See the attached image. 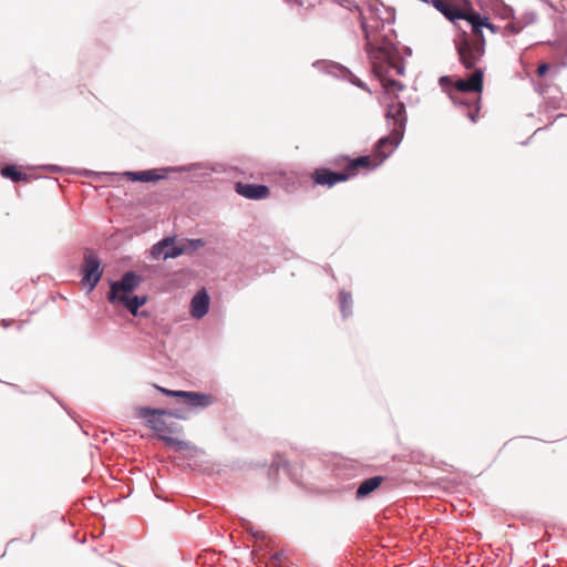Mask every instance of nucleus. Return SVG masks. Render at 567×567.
Listing matches in <instances>:
<instances>
[{
  "instance_id": "1",
  "label": "nucleus",
  "mask_w": 567,
  "mask_h": 567,
  "mask_svg": "<svg viewBox=\"0 0 567 567\" xmlns=\"http://www.w3.org/2000/svg\"><path fill=\"white\" fill-rule=\"evenodd\" d=\"M360 25L364 40V52L369 59L374 76L381 82L386 93L404 90L405 85L398 80L391 79L393 71L396 75L405 74V61L400 55L399 48L388 35L380 39H372L365 18L360 16Z\"/></svg>"
},
{
  "instance_id": "2",
  "label": "nucleus",
  "mask_w": 567,
  "mask_h": 567,
  "mask_svg": "<svg viewBox=\"0 0 567 567\" xmlns=\"http://www.w3.org/2000/svg\"><path fill=\"white\" fill-rule=\"evenodd\" d=\"M471 27L472 37L461 30L454 39V45L461 64L466 70H472L485 53V37L483 33L487 17L482 16L472 6H467V14L464 19Z\"/></svg>"
},
{
  "instance_id": "3",
  "label": "nucleus",
  "mask_w": 567,
  "mask_h": 567,
  "mask_svg": "<svg viewBox=\"0 0 567 567\" xmlns=\"http://www.w3.org/2000/svg\"><path fill=\"white\" fill-rule=\"evenodd\" d=\"M205 167L206 165L204 163H192L189 165L183 166H168L144 171H127L123 173V175L131 182L155 183L162 179H166L168 177V173L171 172H193L203 169Z\"/></svg>"
},
{
  "instance_id": "4",
  "label": "nucleus",
  "mask_w": 567,
  "mask_h": 567,
  "mask_svg": "<svg viewBox=\"0 0 567 567\" xmlns=\"http://www.w3.org/2000/svg\"><path fill=\"white\" fill-rule=\"evenodd\" d=\"M103 272L104 267L96 252L91 248H85L83 262L81 265V282L89 292L96 288Z\"/></svg>"
},
{
  "instance_id": "5",
  "label": "nucleus",
  "mask_w": 567,
  "mask_h": 567,
  "mask_svg": "<svg viewBox=\"0 0 567 567\" xmlns=\"http://www.w3.org/2000/svg\"><path fill=\"white\" fill-rule=\"evenodd\" d=\"M385 120L389 130L393 133L394 147H399L408 124L405 104L402 101H391L386 105Z\"/></svg>"
},
{
  "instance_id": "6",
  "label": "nucleus",
  "mask_w": 567,
  "mask_h": 567,
  "mask_svg": "<svg viewBox=\"0 0 567 567\" xmlns=\"http://www.w3.org/2000/svg\"><path fill=\"white\" fill-rule=\"evenodd\" d=\"M142 281V275L134 270L125 271L118 280L110 281V290L106 293L107 301L110 303H115V300L121 297L133 293Z\"/></svg>"
},
{
  "instance_id": "7",
  "label": "nucleus",
  "mask_w": 567,
  "mask_h": 567,
  "mask_svg": "<svg viewBox=\"0 0 567 567\" xmlns=\"http://www.w3.org/2000/svg\"><path fill=\"white\" fill-rule=\"evenodd\" d=\"M312 66L338 79L349 81L352 85L371 93V90L368 87V85L342 64L331 61L318 60L312 63Z\"/></svg>"
},
{
  "instance_id": "8",
  "label": "nucleus",
  "mask_w": 567,
  "mask_h": 567,
  "mask_svg": "<svg viewBox=\"0 0 567 567\" xmlns=\"http://www.w3.org/2000/svg\"><path fill=\"white\" fill-rule=\"evenodd\" d=\"M185 252L186 248H184V245H182V240L176 241L174 237H164L155 245H153L151 249V256L155 260L177 258Z\"/></svg>"
},
{
  "instance_id": "9",
  "label": "nucleus",
  "mask_w": 567,
  "mask_h": 567,
  "mask_svg": "<svg viewBox=\"0 0 567 567\" xmlns=\"http://www.w3.org/2000/svg\"><path fill=\"white\" fill-rule=\"evenodd\" d=\"M311 179L316 185L333 187L338 183L347 182L350 179V174H347L344 168L342 171H332L327 167L316 168L311 173Z\"/></svg>"
},
{
  "instance_id": "10",
  "label": "nucleus",
  "mask_w": 567,
  "mask_h": 567,
  "mask_svg": "<svg viewBox=\"0 0 567 567\" xmlns=\"http://www.w3.org/2000/svg\"><path fill=\"white\" fill-rule=\"evenodd\" d=\"M474 71L466 79H457L454 83V87L462 93H477L481 94L483 91L484 69L472 68Z\"/></svg>"
},
{
  "instance_id": "11",
  "label": "nucleus",
  "mask_w": 567,
  "mask_h": 567,
  "mask_svg": "<svg viewBox=\"0 0 567 567\" xmlns=\"http://www.w3.org/2000/svg\"><path fill=\"white\" fill-rule=\"evenodd\" d=\"M147 302L146 295H127L111 303L114 307L123 306L132 316H147V311H140V308Z\"/></svg>"
},
{
  "instance_id": "12",
  "label": "nucleus",
  "mask_w": 567,
  "mask_h": 567,
  "mask_svg": "<svg viewBox=\"0 0 567 567\" xmlns=\"http://www.w3.org/2000/svg\"><path fill=\"white\" fill-rule=\"evenodd\" d=\"M236 192L240 196L252 199V200H260L265 199L270 190L267 185L264 184H251V183H236Z\"/></svg>"
},
{
  "instance_id": "13",
  "label": "nucleus",
  "mask_w": 567,
  "mask_h": 567,
  "mask_svg": "<svg viewBox=\"0 0 567 567\" xmlns=\"http://www.w3.org/2000/svg\"><path fill=\"white\" fill-rule=\"evenodd\" d=\"M382 165V162L372 155H360L355 158L349 161V164L344 166V171L347 174H350V178L357 175L359 168H367L368 171H373L377 167Z\"/></svg>"
},
{
  "instance_id": "14",
  "label": "nucleus",
  "mask_w": 567,
  "mask_h": 567,
  "mask_svg": "<svg viewBox=\"0 0 567 567\" xmlns=\"http://www.w3.org/2000/svg\"><path fill=\"white\" fill-rule=\"evenodd\" d=\"M182 401L192 409H205L213 405L216 399L210 393L184 391Z\"/></svg>"
},
{
  "instance_id": "15",
  "label": "nucleus",
  "mask_w": 567,
  "mask_h": 567,
  "mask_svg": "<svg viewBox=\"0 0 567 567\" xmlns=\"http://www.w3.org/2000/svg\"><path fill=\"white\" fill-rule=\"evenodd\" d=\"M210 298L205 289L195 293L190 301V315L195 319L204 318L209 311Z\"/></svg>"
},
{
  "instance_id": "16",
  "label": "nucleus",
  "mask_w": 567,
  "mask_h": 567,
  "mask_svg": "<svg viewBox=\"0 0 567 567\" xmlns=\"http://www.w3.org/2000/svg\"><path fill=\"white\" fill-rule=\"evenodd\" d=\"M385 481L383 475H374L363 480L357 487L355 499L363 501L372 495Z\"/></svg>"
},
{
  "instance_id": "17",
  "label": "nucleus",
  "mask_w": 567,
  "mask_h": 567,
  "mask_svg": "<svg viewBox=\"0 0 567 567\" xmlns=\"http://www.w3.org/2000/svg\"><path fill=\"white\" fill-rule=\"evenodd\" d=\"M396 148L398 147H394L393 133L390 131L389 135H384L377 141L372 154L383 163Z\"/></svg>"
},
{
  "instance_id": "18",
  "label": "nucleus",
  "mask_w": 567,
  "mask_h": 567,
  "mask_svg": "<svg viewBox=\"0 0 567 567\" xmlns=\"http://www.w3.org/2000/svg\"><path fill=\"white\" fill-rule=\"evenodd\" d=\"M449 21L455 27H458V21L464 20L467 14V6L465 8L457 7L453 0H451L443 11L441 12Z\"/></svg>"
},
{
  "instance_id": "19",
  "label": "nucleus",
  "mask_w": 567,
  "mask_h": 567,
  "mask_svg": "<svg viewBox=\"0 0 567 567\" xmlns=\"http://www.w3.org/2000/svg\"><path fill=\"white\" fill-rule=\"evenodd\" d=\"M280 470L286 472L287 475L289 477H291L292 480L296 478V475L293 473V466L290 465V463L288 462V460L284 455L277 454L274 457V460L271 462V465L269 467V475L272 476L275 473H278Z\"/></svg>"
},
{
  "instance_id": "20",
  "label": "nucleus",
  "mask_w": 567,
  "mask_h": 567,
  "mask_svg": "<svg viewBox=\"0 0 567 567\" xmlns=\"http://www.w3.org/2000/svg\"><path fill=\"white\" fill-rule=\"evenodd\" d=\"M142 419L150 429L154 431L156 436L161 440V436H167L165 430L167 429L168 422L163 417L156 416H138Z\"/></svg>"
},
{
  "instance_id": "21",
  "label": "nucleus",
  "mask_w": 567,
  "mask_h": 567,
  "mask_svg": "<svg viewBox=\"0 0 567 567\" xmlns=\"http://www.w3.org/2000/svg\"><path fill=\"white\" fill-rule=\"evenodd\" d=\"M339 308L343 319L352 315L353 299L351 292L342 289L339 291Z\"/></svg>"
},
{
  "instance_id": "22",
  "label": "nucleus",
  "mask_w": 567,
  "mask_h": 567,
  "mask_svg": "<svg viewBox=\"0 0 567 567\" xmlns=\"http://www.w3.org/2000/svg\"><path fill=\"white\" fill-rule=\"evenodd\" d=\"M76 174L80 176L90 177V178H92L94 181H99V182L113 181L115 177L118 176L117 173L94 172V171L86 169V168L78 171Z\"/></svg>"
},
{
  "instance_id": "23",
  "label": "nucleus",
  "mask_w": 567,
  "mask_h": 567,
  "mask_svg": "<svg viewBox=\"0 0 567 567\" xmlns=\"http://www.w3.org/2000/svg\"><path fill=\"white\" fill-rule=\"evenodd\" d=\"M172 409H163V408H151V406H140L136 408L137 416H156V417H171Z\"/></svg>"
},
{
  "instance_id": "24",
  "label": "nucleus",
  "mask_w": 567,
  "mask_h": 567,
  "mask_svg": "<svg viewBox=\"0 0 567 567\" xmlns=\"http://www.w3.org/2000/svg\"><path fill=\"white\" fill-rule=\"evenodd\" d=\"M453 102L455 104H461L463 106H468L471 104H475V110L474 111H471L468 112L466 115L467 117L473 122L475 123L477 121V117H478V111H480V103H481V97L480 95L474 97L473 101H468V100H463V99H458V97H452Z\"/></svg>"
},
{
  "instance_id": "25",
  "label": "nucleus",
  "mask_w": 567,
  "mask_h": 567,
  "mask_svg": "<svg viewBox=\"0 0 567 567\" xmlns=\"http://www.w3.org/2000/svg\"><path fill=\"white\" fill-rule=\"evenodd\" d=\"M494 11L501 16L502 19H515L514 8L506 4L503 0H496L494 2Z\"/></svg>"
},
{
  "instance_id": "26",
  "label": "nucleus",
  "mask_w": 567,
  "mask_h": 567,
  "mask_svg": "<svg viewBox=\"0 0 567 567\" xmlns=\"http://www.w3.org/2000/svg\"><path fill=\"white\" fill-rule=\"evenodd\" d=\"M161 441H163L164 443H166L168 445H174L176 451L194 450L195 449V446L192 445L190 442L183 441V440L173 437L171 435L169 436H161Z\"/></svg>"
},
{
  "instance_id": "27",
  "label": "nucleus",
  "mask_w": 567,
  "mask_h": 567,
  "mask_svg": "<svg viewBox=\"0 0 567 567\" xmlns=\"http://www.w3.org/2000/svg\"><path fill=\"white\" fill-rule=\"evenodd\" d=\"M20 173L21 172L18 169L17 165H14V164H8L1 168L2 177L8 178L13 183H19Z\"/></svg>"
},
{
  "instance_id": "28",
  "label": "nucleus",
  "mask_w": 567,
  "mask_h": 567,
  "mask_svg": "<svg viewBox=\"0 0 567 567\" xmlns=\"http://www.w3.org/2000/svg\"><path fill=\"white\" fill-rule=\"evenodd\" d=\"M182 245H184V248H186V252L188 251H196L198 248L205 246V241L202 238L196 239H183Z\"/></svg>"
},
{
  "instance_id": "29",
  "label": "nucleus",
  "mask_w": 567,
  "mask_h": 567,
  "mask_svg": "<svg viewBox=\"0 0 567 567\" xmlns=\"http://www.w3.org/2000/svg\"><path fill=\"white\" fill-rule=\"evenodd\" d=\"M537 13L535 11H526L524 12L520 18L518 19V22L523 28H526L537 21Z\"/></svg>"
},
{
  "instance_id": "30",
  "label": "nucleus",
  "mask_w": 567,
  "mask_h": 567,
  "mask_svg": "<svg viewBox=\"0 0 567 567\" xmlns=\"http://www.w3.org/2000/svg\"><path fill=\"white\" fill-rule=\"evenodd\" d=\"M154 386L158 392L163 393L166 396L176 398V399H181V400L183 398L184 390H169V389H166V388H163L159 385H154Z\"/></svg>"
},
{
  "instance_id": "31",
  "label": "nucleus",
  "mask_w": 567,
  "mask_h": 567,
  "mask_svg": "<svg viewBox=\"0 0 567 567\" xmlns=\"http://www.w3.org/2000/svg\"><path fill=\"white\" fill-rule=\"evenodd\" d=\"M285 558V551L279 550L270 556V565L268 567H281V561Z\"/></svg>"
},
{
  "instance_id": "32",
  "label": "nucleus",
  "mask_w": 567,
  "mask_h": 567,
  "mask_svg": "<svg viewBox=\"0 0 567 567\" xmlns=\"http://www.w3.org/2000/svg\"><path fill=\"white\" fill-rule=\"evenodd\" d=\"M524 28L520 25V23L517 21L509 22L505 27V30L511 32L512 34H518Z\"/></svg>"
},
{
  "instance_id": "33",
  "label": "nucleus",
  "mask_w": 567,
  "mask_h": 567,
  "mask_svg": "<svg viewBox=\"0 0 567 567\" xmlns=\"http://www.w3.org/2000/svg\"><path fill=\"white\" fill-rule=\"evenodd\" d=\"M352 158H350L349 156L347 155H339L337 157H334L332 161H331V164H333L334 166H342V165H348L349 164V161H351Z\"/></svg>"
},
{
  "instance_id": "34",
  "label": "nucleus",
  "mask_w": 567,
  "mask_h": 567,
  "mask_svg": "<svg viewBox=\"0 0 567 567\" xmlns=\"http://www.w3.org/2000/svg\"><path fill=\"white\" fill-rule=\"evenodd\" d=\"M182 431V426L176 422H169L167 429L165 430V434H176Z\"/></svg>"
},
{
  "instance_id": "35",
  "label": "nucleus",
  "mask_w": 567,
  "mask_h": 567,
  "mask_svg": "<svg viewBox=\"0 0 567 567\" xmlns=\"http://www.w3.org/2000/svg\"><path fill=\"white\" fill-rule=\"evenodd\" d=\"M450 1L451 0H430L429 4H432L441 13Z\"/></svg>"
},
{
  "instance_id": "36",
  "label": "nucleus",
  "mask_w": 567,
  "mask_h": 567,
  "mask_svg": "<svg viewBox=\"0 0 567 567\" xmlns=\"http://www.w3.org/2000/svg\"><path fill=\"white\" fill-rule=\"evenodd\" d=\"M450 1L451 0H430L429 4H432L441 13Z\"/></svg>"
},
{
  "instance_id": "37",
  "label": "nucleus",
  "mask_w": 567,
  "mask_h": 567,
  "mask_svg": "<svg viewBox=\"0 0 567 567\" xmlns=\"http://www.w3.org/2000/svg\"><path fill=\"white\" fill-rule=\"evenodd\" d=\"M550 69V65L548 63H540L538 66H537V75L543 78L547 74V72L549 71Z\"/></svg>"
},
{
  "instance_id": "38",
  "label": "nucleus",
  "mask_w": 567,
  "mask_h": 567,
  "mask_svg": "<svg viewBox=\"0 0 567 567\" xmlns=\"http://www.w3.org/2000/svg\"><path fill=\"white\" fill-rule=\"evenodd\" d=\"M171 417L186 420V415L183 409H172Z\"/></svg>"
},
{
  "instance_id": "39",
  "label": "nucleus",
  "mask_w": 567,
  "mask_h": 567,
  "mask_svg": "<svg viewBox=\"0 0 567 567\" xmlns=\"http://www.w3.org/2000/svg\"><path fill=\"white\" fill-rule=\"evenodd\" d=\"M439 84H440V86L445 87L446 85L452 84V78L449 75H442L439 79Z\"/></svg>"
},
{
  "instance_id": "40",
  "label": "nucleus",
  "mask_w": 567,
  "mask_h": 567,
  "mask_svg": "<svg viewBox=\"0 0 567 567\" xmlns=\"http://www.w3.org/2000/svg\"><path fill=\"white\" fill-rule=\"evenodd\" d=\"M484 28H486L487 30H489L492 33H497V32H498V30H499V28H498L496 24H494V23H492V22L489 21V18H488V17H487L486 24H484Z\"/></svg>"
},
{
  "instance_id": "41",
  "label": "nucleus",
  "mask_w": 567,
  "mask_h": 567,
  "mask_svg": "<svg viewBox=\"0 0 567 567\" xmlns=\"http://www.w3.org/2000/svg\"><path fill=\"white\" fill-rule=\"evenodd\" d=\"M344 2H346V3H343V4H342L343 7H346V8L350 9V10L354 9V10L360 11L359 6H358V4H355V3H354V1H352V0H346Z\"/></svg>"
},
{
  "instance_id": "42",
  "label": "nucleus",
  "mask_w": 567,
  "mask_h": 567,
  "mask_svg": "<svg viewBox=\"0 0 567 567\" xmlns=\"http://www.w3.org/2000/svg\"><path fill=\"white\" fill-rule=\"evenodd\" d=\"M32 178H33V176H32V175L21 172V173H20L19 183H20V182L28 183V182H30Z\"/></svg>"
},
{
  "instance_id": "43",
  "label": "nucleus",
  "mask_w": 567,
  "mask_h": 567,
  "mask_svg": "<svg viewBox=\"0 0 567 567\" xmlns=\"http://www.w3.org/2000/svg\"><path fill=\"white\" fill-rule=\"evenodd\" d=\"M43 169L50 171V172H60L62 168L58 165H44L42 166Z\"/></svg>"
},
{
  "instance_id": "44",
  "label": "nucleus",
  "mask_w": 567,
  "mask_h": 567,
  "mask_svg": "<svg viewBox=\"0 0 567 567\" xmlns=\"http://www.w3.org/2000/svg\"><path fill=\"white\" fill-rule=\"evenodd\" d=\"M0 324L3 327V328H8L10 326V320L8 319H2L0 321Z\"/></svg>"
},
{
  "instance_id": "45",
  "label": "nucleus",
  "mask_w": 567,
  "mask_h": 567,
  "mask_svg": "<svg viewBox=\"0 0 567 567\" xmlns=\"http://www.w3.org/2000/svg\"><path fill=\"white\" fill-rule=\"evenodd\" d=\"M404 55L405 56H411L412 55V49L410 47H405L404 48Z\"/></svg>"
},
{
  "instance_id": "46",
  "label": "nucleus",
  "mask_w": 567,
  "mask_h": 567,
  "mask_svg": "<svg viewBox=\"0 0 567 567\" xmlns=\"http://www.w3.org/2000/svg\"><path fill=\"white\" fill-rule=\"evenodd\" d=\"M251 535H252V537H254V538H256V539L261 538V535H260V533H259V532H251Z\"/></svg>"
},
{
  "instance_id": "47",
  "label": "nucleus",
  "mask_w": 567,
  "mask_h": 567,
  "mask_svg": "<svg viewBox=\"0 0 567 567\" xmlns=\"http://www.w3.org/2000/svg\"><path fill=\"white\" fill-rule=\"evenodd\" d=\"M287 3H295L297 0H285Z\"/></svg>"
},
{
  "instance_id": "48",
  "label": "nucleus",
  "mask_w": 567,
  "mask_h": 567,
  "mask_svg": "<svg viewBox=\"0 0 567 567\" xmlns=\"http://www.w3.org/2000/svg\"><path fill=\"white\" fill-rule=\"evenodd\" d=\"M350 466L353 467L354 463L352 461L349 462Z\"/></svg>"
},
{
  "instance_id": "49",
  "label": "nucleus",
  "mask_w": 567,
  "mask_h": 567,
  "mask_svg": "<svg viewBox=\"0 0 567 567\" xmlns=\"http://www.w3.org/2000/svg\"><path fill=\"white\" fill-rule=\"evenodd\" d=\"M539 130H540V128H536V130L534 131V134H537V133L539 132Z\"/></svg>"
},
{
  "instance_id": "50",
  "label": "nucleus",
  "mask_w": 567,
  "mask_h": 567,
  "mask_svg": "<svg viewBox=\"0 0 567 567\" xmlns=\"http://www.w3.org/2000/svg\"><path fill=\"white\" fill-rule=\"evenodd\" d=\"M539 130H540V128H536V130L534 131V134H537V133L539 132Z\"/></svg>"
},
{
  "instance_id": "51",
  "label": "nucleus",
  "mask_w": 567,
  "mask_h": 567,
  "mask_svg": "<svg viewBox=\"0 0 567 567\" xmlns=\"http://www.w3.org/2000/svg\"><path fill=\"white\" fill-rule=\"evenodd\" d=\"M539 130H540V128H536V130L534 131V134H537V133L539 132Z\"/></svg>"
}]
</instances>
